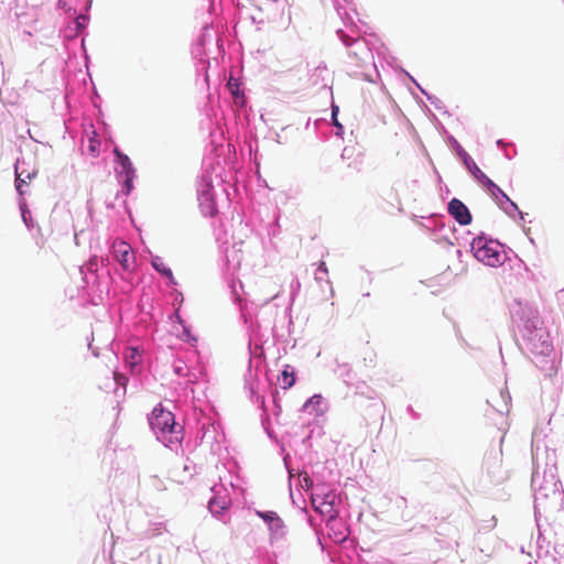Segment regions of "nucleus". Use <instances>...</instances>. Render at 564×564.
Returning <instances> with one entry per match:
<instances>
[{
    "label": "nucleus",
    "instance_id": "f257e3e1",
    "mask_svg": "<svg viewBox=\"0 0 564 564\" xmlns=\"http://www.w3.org/2000/svg\"><path fill=\"white\" fill-rule=\"evenodd\" d=\"M511 317L517 327V345L532 362L541 369H552L554 347L549 329L544 326L539 311L532 305L516 301Z\"/></svg>",
    "mask_w": 564,
    "mask_h": 564
},
{
    "label": "nucleus",
    "instance_id": "f03ea898",
    "mask_svg": "<svg viewBox=\"0 0 564 564\" xmlns=\"http://www.w3.org/2000/svg\"><path fill=\"white\" fill-rule=\"evenodd\" d=\"M532 476L531 488L534 491V502L542 505L553 492L564 491L557 476L556 453L547 446L532 442Z\"/></svg>",
    "mask_w": 564,
    "mask_h": 564
},
{
    "label": "nucleus",
    "instance_id": "7ed1b4c3",
    "mask_svg": "<svg viewBox=\"0 0 564 564\" xmlns=\"http://www.w3.org/2000/svg\"><path fill=\"white\" fill-rule=\"evenodd\" d=\"M240 315L241 318L243 319V323L248 325L249 334V361L247 373L245 375V390L248 391L249 399L251 400V402L259 403L261 409L265 413L264 397L259 394L258 391V372L264 360L263 349L258 344H254V346H252L253 338H258L259 336V332L262 327V321L259 318V314H257L253 319L252 312L248 306L240 308Z\"/></svg>",
    "mask_w": 564,
    "mask_h": 564
},
{
    "label": "nucleus",
    "instance_id": "20e7f679",
    "mask_svg": "<svg viewBox=\"0 0 564 564\" xmlns=\"http://www.w3.org/2000/svg\"><path fill=\"white\" fill-rule=\"evenodd\" d=\"M149 425L165 447L177 449L182 445L184 438V427L175 421L172 411L158 403L148 415Z\"/></svg>",
    "mask_w": 564,
    "mask_h": 564
},
{
    "label": "nucleus",
    "instance_id": "39448f33",
    "mask_svg": "<svg viewBox=\"0 0 564 564\" xmlns=\"http://www.w3.org/2000/svg\"><path fill=\"white\" fill-rule=\"evenodd\" d=\"M470 250L479 262L494 268L510 260V254L518 258L509 247L485 232H480L473 239Z\"/></svg>",
    "mask_w": 564,
    "mask_h": 564
},
{
    "label": "nucleus",
    "instance_id": "423d86ee",
    "mask_svg": "<svg viewBox=\"0 0 564 564\" xmlns=\"http://www.w3.org/2000/svg\"><path fill=\"white\" fill-rule=\"evenodd\" d=\"M216 169L212 158L203 160V173L197 188V199L200 212L205 217H214L218 213L212 177V172H216Z\"/></svg>",
    "mask_w": 564,
    "mask_h": 564
},
{
    "label": "nucleus",
    "instance_id": "0eeeda50",
    "mask_svg": "<svg viewBox=\"0 0 564 564\" xmlns=\"http://www.w3.org/2000/svg\"><path fill=\"white\" fill-rule=\"evenodd\" d=\"M359 23L362 26L366 25L364 22H361V20L358 19L357 28L351 23H348V25L345 26L349 29V32H345L344 30L338 29L336 34L341 43L346 47L350 48L349 56L355 57L359 62H366L367 59L372 58V53L368 42L362 37V33H366V31L361 30Z\"/></svg>",
    "mask_w": 564,
    "mask_h": 564
},
{
    "label": "nucleus",
    "instance_id": "6e6552de",
    "mask_svg": "<svg viewBox=\"0 0 564 564\" xmlns=\"http://www.w3.org/2000/svg\"><path fill=\"white\" fill-rule=\"evenodd\" d=\"M113 161H115V176L117 182L121 186V191L117 193L119 195L129 196L134 189V180L137 177V170L131 159L123 153L118 147L113 149Z\"/></svg>",
    "mask_w": 564,
    "mask_h": 564
},
{
    "label": "nucleus",
    "instance_id": "1a4fd4ad",
    "mask_svg": "<svg viewBox=\"0 0 564 564\" xmlns=\"http://www.w3.org/2000/svg\"><path fill=\"white\" fill-rule=\"evenodd\" d=\"M534 518L540 540L542 536V519L549 525L550 520L556 521L564 518V491L553 492L540 506L534 502Z\"/></svg>",
    "mask_w": 564,
    "mask_h": 564
},
{
    "label": "nucleus",
    "instance_id": "9d476101",
    "mask_svg": "<svg viewBox=\"0 0 564 564\" xmlns=\"http://www.w3.org/2000/svg\"><path fill=\"white\" fill-rule=\"evenodd\" d=\"M339 501L340 498L336 490L325 485L315 489L311 503L315 512L325 520L339 514Z\"/></svg>",
    "mask_w": 564,
    "mask_h": 564
},
{
    "label": "nucleus",
    "instance_id": "9b49d317",
    "mask_svg": "<svg viewBox=\"0 0 564 564\" xmlns=\"http://www.w3.org/2000/svg\"><path fill=\"white\" fill-rule=\"evenodd\" d=\"M110 257L119 264L122 273L131 274L135 270V253L126 240L117 238L112 241Z\"/></svg>",
    "mask_w": 564,
    "mask_h": 564
},
{
    "label": "nucleus",
    "instance_id": "f8f14e48",
    "mask_svg": "<svg viewBox=\"0 0 564 564\" xmlns=\"http://www.w3.org/2000/svg\"><path fill=\"white\" fill-rule=\"evenodd\" d=\"M254 512L267 524L271 542L285 538L288 534V528L282 518L275 511L256 510Z\"/></svg>",
    "mask_w": 564,
    "mask_h": 564
},
{
    "label": "nucleus",
    "instance_id": "ddd939ff",
    "mask_svg": "<svg viewBox=\"0 0 564 564\" xmlns=\"http://www.w3.org/2000/svg\"><path fill=\"white\" fill-rule=\"evenodd\" d=\"M502 453H490L486 455L484 468L492 484H501L508 478V471L502 467Z\"/></svg>",
    "mask_w": 564,
    "mask_h": 564
},
{
    "label": "nucleus",
    "instance_id": "4468645a",
    "mask_svg": "<svg viewBox=\"0 0 564 564\" xmlns=\"http://www.w3.org/2000/svg\"><path fill=\"white\" fill-rule=\"evenodd\" d=\"M144 349L141 346H127L122 351L126 368L132 376H140L143 371Z\"/></svg>",
    "mask_w": 564,
    "mask_h": 564
},
{
    "label": "nucleus",
    "instance_id": "2eb2a0df",
    "mask_svg": "<svg viewBox=\"0 0 564 564\" xmlns=\"http://www.w3.org/2000/svg\"><path fill=\"white\" fill-rule=\"evenodd\" d=\"M448 142L457 154V156L462 160L465 169L470 173V175L477 181H481V178L486 175L473 160V158L465 151V149L460 145V143L453 137H448Z\"/></svg>",
    "mask_w": 564,
    "mask_h": 564
},
{
    "label": "nucleus",
    "instance_id": "dca6fc26",
    "mask_svg": "<svg viewBox=\"0 0 564 564\" xmlns=\"http://www.w3.org/2000/svg\"><path fill=\"white\" fill-rule=\"evenodd\" d=\"M328 530V538L336 544H343L349 536V528L338 516L324 520Z\"/></svg>",
    "mask_w": 564,
    "mask_h": 564
},
{
    "label": "nucleus",
    "instance_id": "f3484780",
    "mask_svg": "<svg viewBox=\"0 0 564 564\" xmlns=\"http://www.w3.org/2000/svg\"><path fill=\"white\" fill-rule=\"evenodd\" d=\"M89 20L90 15L87 13H79L76 15L74 20L63 31H61V36L63 37L64 43L73 41L84 33L89 24Z\"/></svg>",
    "mask_w": 564,
    "mask_h": 564
},
{
    "label": "nucleus",
    "instance_id": "a211bd4d",
    "mask_svg": "<svg viewBox=\"0 0 564 564\" xmlns=\"http://www.w3.org/2000/svg\"><path fill=\"white\" fill-rule=\"evenodd\" d=\"M447 213L460 226H467L473 221L469 208L459 198L454 197L448 202Z\"/></svg>",
    "mask_w": 564,
    "mask_h": 564
},
{
    "label": "nucleus",
    "instance_id": "6ab92c4d",
    "mask_svg": "<svg viewBox=\"0 0 564 564\" xmlns=\"http://www.w3.org/2000/svg\"><path fill=\"white\" fill-rule=\"evenodd\" d=\"M214 495L208 500V510L214 517H220L231 506V499L227 494H221L217 486L212 488Z\"/></svg>",
    "mask_w": 564,
    "mask_h": 564
},
{
    "label": "nucleus",
    "instance_id": "aec40b11",
    "mask_svg": "<svg viewBox=\"0 0 564 564\" xmlns=\"http://www.w3.org/2000/svg\"><path fill=\"white\" fill-rule=\"evenodd\" d=\"M478 183L487 191L499 208L510 200V197L487 175Z\"/></svg>",
    "mask_w": 564,
    "mask_h": 564
},
{
    "label": "nucleus",
    "instance_id": "412c9836",
    "mask_svg": "<svg viewBox=\"0 0 564 564\" xmlns=\"http://www.w3.org/2000/svg\"><path fill=\"white\" fill-rule=\"evenodd\" d=\"M350 2V0H334V7L345 25L351 23L357 28V22L355 21L354 15H358V13L355 9L347 8Z\"/></svg>",
    "mask_w": 564,
    "mask_h": 564
},
{
    "label": "nucleus",
    "instance_id": "4be33fe9",
    "mask_svg": "<svg viewBox=\"0 0 564 564\" xmlns=\"http://www.w3.org/2000/svg\"><path fill=\"white\" fill-rule=\"evenodd\" d=\"M335 364L336 366L333 368V371L336 377L341 379L346 386H352L356 373L354 372L351 366L347 362H339L338 360H336Z\"/></svg>",
    "mask_w": 564,
    "mask_h": 564
},
{
    "label": "nucleus",
    "instance_id": "5701e85b",
    "mask_svg": "<svg viewBox=\"0 0 564 564\" xmlns=\"http://www.w3.org/2000/svg\"><path fill=\"white\" fill-rule=\"evenodd\" d=\"M325 410H326L325 401H324V398L322 397V394L312 395L304 402V404L302 406V411L308 412V413H314L315 415L324 414Z\"/></svg>",
    "mask_w": 564,
    "mask_h": 564
},
{
    "label": "nucleus",
    "instance_id": "b1692460",
    "mask_svg": "<svg viewBox=\"0 0 564 564\" xmlns=\"http://www.w3.org/2000/svg\"><path fill=\"white\" fill-rule=\"evenodd\" d=\"M297 485L307 494H310V499H313V494L316 488L319 486H325L322 482H315L314 478L308 475L306 471H301L297 476Z\"/></svg>",
    "mask_w": 564,
    "mask_h": 564
},
{
    "label": "nucleus",
    "instance_id": "393cba45",
    "mask_svg": "<svg viewBox=\"0 0 564 564\" xmlns=\"http://www.w3.org/2000/svg\"><path fill=\"white\" fill-rule=\"evenodd\" d=\"M425 223H422V226L432 231H443L445 229V216L432 214L429 217L424 218Z\"/></svg>",
    "mask_w": 564,
    "mask_h": 564
},
{
    "label": "nucleus",
    "instance_id": "a878e982",
    "mask_svg": "<svg viewBox=\"0 0 564 564\" xmlns=\"http://www.w3.org/2000/svg\"><path fill=\"white\" fill-rule=\"evenodd\" d=\"M278 380L280 382L281 388L284 390H288L291 387H293L296 381V375L294 369L291 366L285 365L284 369L281 371V375L278 377Z\"/></svg>",
    "mask_w": 564,
    "mask_h": 564
},
{
    "label": "nucleus",
    "instance_id": "bb28decb",
    "mask_svg": "<svg viewBox=\"0 0 564 564\" xmlns=\"http://www.w3.org/2000/svg\"><path fill=\"white\" fill-rule=\"evenodd\" d=\"M19 162H20V160L17 159L15 164H14L15 189H17L19 196H23V194H24L23 186L26 185V180H31L34 176V173H28L25 175V177H23L24 172H20Z\"/></svg>",
    "mask_w": 564,
    "mask_h": 564
},
{
    "label": "nucleus",
    "instance_id": "cd10ccee",
    "mask_svg": "<svg viewBox=\"0 0 564 564\" xmlns=\"http://www.w3.org/2000/svg\"><path fill=\"white\" fill-rule=\"evenodd\" d=\"M228 86L230 87L236 107L239 109H243L247 105V100L243 93L240 90V84L238 82L232 83L231 80H229Z\"/></svg>",
    "mask_w": 564,
    "mask_h": 564
},
{
    "label": "nucleus",
    "instance_id": "c85d7f7f",
    "mask_svg": "<svg viewBox=\"0 0 564 564\" xmlns=\"http://www.w3.org/2000/svg\"><path fill=\"white\" fill-rule=\"evenodd\" d=\"M500 209L510 218L516 220L518 217L520 220L524 221L525 214L519 209L518 205L511 198L507 204L501 206Z\"/></svg>",
    "mask_w": 564,
    "mask_h": 564
},
{
    "label": "nucleus",
    "instance_id": "c756f323",
    "mask_svg": "<svg viewBox=\"0 0 564 564\" xmlns=\"http://www.w3.org/2000/svg\"><path fill=\"white\" fill-rule=\"evenodd\" d=\"M19 208L21 212V218L24 223L25 227L31 231L35 228V224L33 221L31 210L29 209L26 203L24 200L19 202Z\"/></svg>",
    "mask_w": 564,
    "mask_h": 564
},
{
    "label": "nucleus",
    "instance_id": "7c9ffc66",
    "mask_svg": "<svg viewBox=\"0 0 564 564\" xmlns=\"http://www.w3.org/2000/svg\"><path fill=\"white\" fill-rule=\"evenodd\" d=\"M545 532H546V529L542 524V536L540 540H539V535L536 536V555H538V557L546 556L550 552V550H549L550 542H546V539L544 535Z\"/></svg>",
    "mask_w": 564,
    "mask_h": 564
},
{
    "label": "nucleus",
    "instance_id": "2f4dec72",
    "mask_svg": "<svg viewBox=\"0 0 564 564\" xmlns=\"http://www.w3.org/2000/svg\"><path fill=\"white\" fill-rule=\"evenodd\" d=\"M151 265L161 276H169L171 274V268L165 265L159 256H152Z\"/></svg>",
    "mask_w": 564,
    "mask_h": 564
},
{
    "label": "nucleus",
    "instance_id": "473e14b6",
    "mask_svg": "<svg viewBox=\"0 0 564 564\" xmlns=\"http://www.w3.org/2000/svg\"><path fill=\"white\" fill-rule=\"evenodd\" d=\"M422 94L426 97V99L435 107L436 110L445 113V115H449L447 109H446V106L444 105V102L436 96L430 94L426 89H422Z\"/></svg>",
    "mask_w": 564,
    "mask_h": 564
},
{
    "label": "nucleus",
    "instance_id": "72a5a7b5",
    "mask_svg": "<svg viewBox=\"0 0 564 564\" xmlns=\"http://www.w3.org/2000/svg\"><path fill=\"white\" fill-rule=\"evenodd\" d=\"M213 41V28L208 24L204 25V28L200 31V34L197 37V41L195 43H200L202 45L206 46V44H209Z\"/></svg>",
    "mask_w": 564,
    "mask_h": 564
},
{
    "label": "nucleus",
    "instance_id": "f704fd0d",
    "mask_svg": "<svg viewBox=\"0 0 564 564\" xmlns=\"http://www.w3.org/2000/svg\"><path fill=\"white\" fill-rule=\"evenodd\" d=\"M496 144L500 150L503 151V154L508 160H511L513 154H516L513 143L506 142L503 139H498Z\"/></svg>",
    "mask_w": 564,
    "mask_h": 564
},
{
    "label": "nucleus",
    "instance_id": "c9c22d12",
    "mask_svg": "<svg viewBox=\"0 0 564 564\" xmlns=\"http://www.w3.org/2000/svg\"><path fill=\"white\" fill-rule=\"evenodd\" d=\"M191 53L193 55V58L195 61H200L202 59H208L209 56L206 52V46L202 45L200 43H194L192 45V50H191Z\"/></svg>",
    "mask_w": 564,
    "mask_h": 564
},
{
    "label": "nucleus",
    "instance_id": "e433bc0d",
    "mask_svg": "<svg viewBox=\"0 0 564 564\" xmlns=\"http://www.w3.org/2000/svg\"><path fill=\"white\" fill-rule=\"evenodd\" d=\"M195 68H196L197 76L198 75H204V80L208 85V80H209V77H208L209 58L208 59H202L200 58V61H196Z\"/></svg>",
    "mask_w": 564,
    "mask_h": 564
},
{
    "label": "nucleus",
    "instance_id": "4c0bfd02",
    "mask_svg": "<svg viewBox=\"0 0 564 564\" xmlns=\"http://www.w3.org/2000/svg\"><path fill=\"white\" fill-rule=\"evenodd\" d=\"M280 210L278 209L274 213L273 221L268 226V235L270 237H278L281 232V226H280Z\"/></svg>",
    "mask_w": 564,
    "mask_h": 564
},
{
    "label": "nucleus",
    "instance_id": "58836bf2",
    "mask_svg": "<svg viewBox=\"0 0 564 564\" xmlns=\"http://www.w3.org/2000/svg\"><path fill=\"white\" fill-rule=\"evenodd\" d=\"M283 464L285 466V469L289 474V487H290V496L293 498V491H292V479H293V469L291 468V455L289 453H285L283 455ZM294 501V499H292Z\"/></svg>",
    "mask_w": 564,
    "mask_h": 564
},
{
    "label": "nucleus",
    "instance_id": "ea45409f",
    "mask_svg": "<svg viewBox=\"0 0 564 564\" xmlns=\"http://www.w3.org/2000/svg\"><path fill=\"white\" fill-rule=\"evenodd\" d=\"M307 523L315 531V534L317 536V542L321 545L322 550H324L325 547H324V544L322 542V538L319 534V523H317L316 519L312 516H307Z\"/></svg>",
    "mask_w": 564,
    "mask_h": 564
},
{
    "label": "nucleus",
    "instance_id": "a19ab883",
    "mask_svg": "<svg viewBox=\"0 0 564 564\" xmlns=\"http://www.w3.org/2000/svg\"><path fill=\"white\" fill-rule=\"evenodd\" d=\"M327 275H328V269L326 267V263L324 261H321L318 263V267H317L316 272H315V280L317 282H321L325 278H327Z\"/></svg>",
    "mask_w": 564,
    "mask_h": 564
},
{
    "label": "nucleus",
    "instance_id": "79ce46f5",
    "mask_svg": "<svg viewBox=\"0 0 564 564\" xmlns=\"http://www.w3.org/2000/svg\"><path fill=\"white\" fill-rule=\"evenodd\" d=\"M88 151L91 156L97 158L100 153V142L95 138H90L88 143Z\"/></svg>",
    "mask_w": 564,
    "mask_h": 564
},
{
    "label": "nucleus",
    "instance_id": "37998d69",
    "mask_svg": "<svg viewBox=\"0 0 564 564\" xmlns=\"http://www.w3.org/2000/svg\"><path fill=\"white\" fill-rule=\"evenodd\" d=\"M112 379L115 381V384H116V388H119L120 386L123 387L126 389V384H127V377L120 372H113L112 373Z\"/></svg>",
    "mask_w": 564,
    "mask_h": 564
},
{
    "label": "nucleus",
    "instance_id": "c03bdc74",
    "mask_svg": "<svg viewBox=\"0 0 564 564\" xmlns=\"http://www.w3.org/2000/svg\"><path fill=\"white\" fill-rule=\"evenodd\" d=\"M332 124L334 126L335 128V135L336 137H339V138H343L344 133H345V128L344 126L339 122L338 118H336V121H330Z\"/></svg>",
    "mask_w": 564,
    "mask_h": 564
},
{
    "label": "nucleus",
    "instance_id": "a18cd8bd",
    "mask_svg": "<svg viewBox=\"0 0 564 564\" xmlns=\"http://www.w3.org/2000/svg\"><path fill=\"white\" fill-rule=\"evenodd\" d=\"M87 270L91 273L96 272L98 270V259L97 257L91 258L88 263L86 264Z\"/></svg>",
    "mask_w": 564,
    "mask_h": 564
},
{
    "label": "nucleus",
    "instance_id": "49530a36",
    "mask_svg": "<svg viewBox=\"0 0 564 564\" xmlns=\"http://www.w3.org/2000/svg\"><path fill=\"white\" fill-rule=\"evenodd\" d=\"M338 113L339 107L333 102L330 106V121H336V118H338Z\"/></svg>",
    "mask_w": 564,
    "mask_h": 564
},
{
    "label": "nucleus",
    "instance_id": "de8ad7c7",
    "mask_svg": "<svg viewBox=\"0 0 564 564\" xmlns=\"http://www.w3.org/2000/svg\"><path fill=\"white\" fill-rule=\"evenodd\" d=\"M406 413H408V414H409L413 420H419V419L421 417V414H420L419 412H416V411L414 410V408H413L411 404H409V405L406 406Z\"/></svg>",
    "mask_w": 564,
    "mask_h": 564
},
{
    "label": "nucleus",
    "instance_id": "09e8293b",
    "mask_svg": "<svg viewBox=\"0 0 564 564\" xmlns=\"http://www.w3.org/2000/svg\"><path fill=\"white\" fill-rule=\"evenodd\" d=\"M91 6H93V0H86L85 1V6H84V9L80 13H87L89 14L90 12V9H91Z\"/></svg>",
    "mask_w": 564,
    "mask_h": 564
},
{
    "label": "nucleus",
    "instance_id": "8fccbe9b",
    "mask_svg": "<svg viewBox=\"0 0 564 564\" xmlns=\"http://www.w3.org/2000/svg\"><path fill=\"white\" fill-rule=\"evenodd\" d=\"M164 278L167 280V285L174 286V285L177 284V282H176L172 271H171V274L169 276H164Z\"/></svg>",
    "mask_w": 564,
    "mask_h": 564
},
{
    "label": "nucleus",
    "instance_id": "3c124183",
    "mask_svg": "<svg viewBox=\"0 0 564 564\" xmlns=\"http://www.w3.org/2000/svg\"><path fill=\"white\" fill-rule=\"evenodd\" d=\"M91 339H94V338L91 337ZM88 348L91 350V354H93L95 357H99V350H98V348H95V347L93 346V340H89V341H88Z\"/></svg>",
    "mask_w": 564,
    "mask_h": 564
},
{
    "label": "nucleus",
    "instance_id": "603ef678",
    "mask_svg": "<svg viewBox=\"0 0 564 564\" xmlns=\"http://www.w3.org/2000/svg\"><path fill=\"white\" fill-rule=\"evenodd\" d=\"M262 426H263L264 431L267 432L268 436L272 438V432L267 424V420L263 417H262Z\"/></svg>",
    "mask_w": 564,
    "mask_h": 564
},
{
    "label": "nucleus",
    "instance_id": "864d4df0",
    "mask_svg": "<svg viewBox=\"0 0 564 564\" xmlns=\"http://www.w3.org/2000/svg\"><path fill=\"white\" fill-rule=\"evenodd\" d=\"M429 160H430V163H431V165H432V167H433V174H435V175H436V177H437V181H438V182H442V177H441V175H440V173H438L437 169H436V167H435V165L433 164V161H432L431 159H429Z\"/></svg>",
    "mask_w": 564,
    "mask_h": 564
},
{
    "label": "nucleus",
    "instance_id": "5fc2aeb1",
    "mask_svg": "<svg viewBox=\"0 0 564 564\" xmlns=\"http://www.w3.org/2000/svg\"><path fill=\"white\" fill-rule=\"evenodd\" d=\"M406 75L409 76V78L411 79L412 83H414V85L417 87V89L422 93V89H424L417 82L414 77H412L409 73H406Z\"/></svg>",
    "mask_w": 564,
    "mask_h": 564
},
{
    "label": "nucleus",
    "instance_id": "6e6d98bb",
    "mask_svg": "<svg viewBox=\"0 0 564 564\" xmlns=\"http://www.w3.org/2000/svg\"><path fill=\"white\" fill-rule=\"evenodd\" d=\"M141 555H142V551H133V552H131V554H130V557H129V558H130V560H134V558H137V557H139V556H141Z\"/></svg>",
    "mask_w": 564,
    "mask_h": 564
},
{
    "label": "nucleus",
    "instance_id": "4d7b16f0",
    "mask_svg": "<svg viewBox=\"0 0 564 564\" xmlns=\"http://www.w3.org/2000/svg\"><path fill=\"white\" fill-rule=\"evenodd\" d=\"M80 45H82V48H83V51H84L85 57H86V59H87V58H88V55H87V51H86V46H85V37H83V39H82V43H80Z\"/></svg>",
    "mask_w": 564,
    "mask_h": 564
},
{
    "label": "nucleus",
    "instance_id": "13d9d810",
    "mask_svg": "<svg viewBox=\"0 0 564 564\" xmlns=\"http://www.w3.org/2000/svg\"><path fill=\"white\" fill-rule=\"evenodd\" d=\"M523 232H524V235H525L527 237H529V236H530V232H531V228H527V227H524V226H523Z\"/></svg>",
    "mask_w": 564,
    "mask_h": 564
},
{
    "label": "nucleus",
    "instance_id": "bf43d9fd",
    "mask_svg": "<svg viewBox=\"0 0 564 564\" xmlns=\"http://www.w3.org/2000/svg\"><path fill=\"white\" fill-rule=\"evenodd\" d=\"M554 550H555V552H556L557 554H561V555H563V554H564V550H563V551H561L558 545H555V546H554Z\"/></svg>",
    "mask_w": 564,
    "mask_h": 564
},
{
    "label": "nucleus",
    "instance_id": "052dcab7",
    "mask_svg": "<svg viewBox=\"0 0 564 564\" xmlns=\"http://www.w3.org/2000/svg\"><path fill=\"white\" fill-rule=\"evenodd\" d=\"M58 6H59L61 8H65V6H66V0H58Z\"/></svg>",
    "mask_w": 564,
    "mask_h": 564
},
{
    "label": "nucleus",
    "instance_id": "680f3d73",
    "mask_svg": "<svg viewBox=\"0 0 564 564\" xmlns=\"http://www.w3.org/2000/svg\"><path fill=\"white\" fill-rule=\"evenodd\" d=\"M275 141L280 144L283 143L279 133H275Z\"/></svg>",
    "mask_w": 564,
    "mask_h": 564
},
{
    "label": "nucleus",
    "instance_id": "e2e57ef3",
    "mask_svg": "<svg viewBox=\"0 0 564 564\" xmlns=\"http://www.w3.org/2000/svg\"><path fill=\"white\" fill-rule=\"evenodd\" d=\"M174 370H175V372H176L177 375H181L183 369H182V367H175V369H174Z\"/></svg>",
    "mask_w": 564,
    "mask_h": 564
},
{
    "label": "nucleus",
    "instance_id": "0e129e2a",
    "mask_svg": "<svg viewBox=\"0 0 564 564\" xmlns=\"http://www.w3.org/2000/svg\"><path fill=\"white\" fill-rule=\"evenodd\" d=\"M296 285H294L293 283L291 284V288L293 289H299L300 288V282L299 280L295 281Z\"/></svg>",
    "mask_w": 564,
    "mask_h": 564
},
{
    "label": "nucleus",
    "instance_id": "69168bd1",
    "mask_svg": "<svg viewBox=\"0 0 564 564\" xmlns=\"http://www.w3.org/2000/svg\"><path fill=\"white\" fill-rule=\"evenodd\" d=\"M296 285H294L293 283L291 284V288L293 289H299L300 288V282L299 280L295 281Z\"/></svg>",
    "mask_w": 564,
    "mask_h": 564
},
{
    "label": "nucleus",
    "instance_id": "338daca9",
    "mask_svg": "<svg viewBox=\"0 0 564 564\" xmlns=\"http://www.w3.org/2000/svg\"><path fill=\"white\" fill-rule=\"evenodd\" d=\"M296 285H294L293 283L291 284V288L293 289H299L300 288V282L299 280L295 281Z\"/></svg>",
    "mask_w": 564,
    "mask_h": 564
},
{
    "label": "nucleus",
    "instance_id": "774afa93",
    "mask_svg": "<svg viewBox=\"0 0 564 564\" xmlns=\"http://www.w3.org/2000/svg\"><path fill=\"white\" fill-rule=\"evenodd\" d=\"M528 239H529L531 245L535 246V241H534V239L532 237L529 236Z\"/></svg>",
    "mask_w": 564,
    "mask_h": 564
}]
</instances>
